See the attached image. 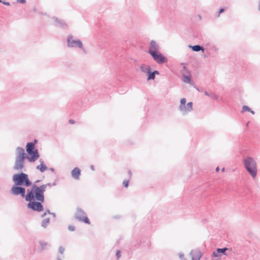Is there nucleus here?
Returning <instances> with one entry per match:
<instances>
[{
	"mask_svg": "<svg viewBox=\"0 0 260 260\" xmlns=\"http://www.w3.org/2000/svg\"><path fill=\"white\" fill-rule=\"evenodd\" d=\"M16 158L13 169L16 171H22L24 168L25 159H27V154L25 153L24 149L18 147L16 149Z\"/></svg>",
	"mask_w": 260,
	"mask_h": 260,
	"instance_id": "1",
	"label": "nucleus"
},
{
	"mask_svg": "<svg viewBox=\"0 0 260 260\" xmlns=\"http://www.w3.org/2000/svg\"><path fill=\"white\" fill-rule=\"evenodd\" d=\"M30 186V189H27L26 201L37 200L44 202L45 199L44 195H43V193L38 188V186L35 184H32V185Z\"/></svg>",
	"mask_w": 260,
	"mask_h": 260,
	"instance_id": "2",
	"label": "nucleus"
},
{
	"mask_svg": "<svg viewBox=\"0 0 260 260\" xmlns=\"http://www.w3.org/2000/svg\"><path fill=\"white\" fill-rule=\"evenodd\" d=\"M12 180L15 185H22L26 187L32 185V182L29 180L28 175L22 172L13 175Z\"/></svg>",
	"mask_w": 260,
	"mask_h": 260,
	"instance_id": "3",
	"label": "nucleus"
},
{
	"mask_svg": "<svg viewBox=\"0 0 260 260\" xmlns=\"http://www.w3.org/2000/svg\"><path fill=\"white\" fill-rule=\"evenodd\" d=\"M244 167L251 176L254 178L257 175L256 163L251 157H247L243 160Z\"/></svg>",
	"mask_w": 260,
	"mask_h": 260,
	"instance_id": "4",
	"label": "nucleus"
},
{
	"mask_svg": "<svg viewBox=\"0 0 260 260\" xmlns=\"http://www.w3.org/2000/svg\"><path fill=\"white\" fill-rule=\"evenodd\" d=\"M26 150L27 153V160L29 162H35L40 157L38 150L34 146V143L28 142L26 145Z\"/></svg>",
	"mask_w": 260,
	"mask_h": 260,
	"instance_id": "5",
	"label": "nucleus"
},
{
	"mask_svg": "<svg viewBox=\"0 0 260 260\" xmlns=\"http://www.w3.org/2000/svg\"><path fill=\"white\" fill-rule=\"evenodd\" d=\"M25 187L22 185L14 184L11 189V193L14 196H20L22 198H24L26 200V194Z\"/></svg>",
	"mask_w": 260,
	"mask_h": 260,
	"instance_id": "6",
	"label": "nucleus"
},
{
	"mask_svg": "<svg viewBox=\"0 0 260 260\" xmlns=\"http://www.w3.org/2000/svg\"><path fill=\"white\" fill-rule=\"evenodd\" d=\"M67 45L68 47H78L82 49L84 53H86L85 49L83 48L82 42L79 40H74L73 37L72 35H69L67 39Z\"/></svg>",
	"mask_w": 260,
	"mask_h": 260,
	"instance_id": "7",
	"label": "nucleus"
},
{
	"mask_svg": "<svg viewBox=\"0 0 260 260\" xmlns=\"http://www.w3.org/2000/svg\"><path fill=\"white\" fill-rule=\"evenodd\" d=\"M74 217L77 220L83 222L86 224H90V221L87 217L86 214L80 208H77Z\"/></svg>",
	"mask_w": 260,
	"mask_h": 260,
	"instance_id": "8",
	"label": "nucleus"
},
{
	"mask_svg": "<svg viewBox=\"0 0 260 260\" xmlns=\"http://www.w3.org/2000/svg\"><path fill=\"white\" fill-rule=\"evenodd\" d=\"M28 202V203L27 205V207L28 209H31L32 211H37V212H41L44 209L43 206L42 205V203L40 201H38L37 200L27 201Z\"/></svg>",
	"mask_w": 260,
	"mask_h": 260,
	"instance_id": "9",
	"label": "nucleus"
},
{
	"mask_svg": "<svg viewBox=\"0 0 260 260\" xmlns=\"http://www.w3.org/2000/svg\"><path fill=\"white\" fill-rule=\"evenodd\" d=\"M154 61L158 64H162L166 63L168 61V59L165 57L161 52H152L151 55Z\"/></svg>",
	"mask_w": 260,
	"mask_h": 260,
	"instance_id": "10",
	"label": "nucleus"
},
{
	"mask_svg": "<svg viewBox=\"0 0 260 260\" xmlns=\"http://www.w3.org/2000/svg\"><path fill=\"white\" fill-rule=\"evenodd\" d=\"M228 250H229V249L226 247L222 248H218L213 252L212 254V257H218L219 259H220V257L222 255L226 256L228 255V254L226 252Z\"/></svg>",
	"mask_w": 260,
	"mask_h": 260,
	"instance_id": "11",
	"label": "nucleus"
},
{
	"mask_svg": "<svg viewBox=\"0 0 260 260\" xmlns=\"http://www.w3.org/2000/svg\"><path fill=\"white\" fill-rule=\"evenodd\" d=\"M151 51L155 52L159 51V46L154 40H152L150 43V46L148 53L151 55Z\"/></svg>",
	"mask_w": 260,
	"mask_h": 260,
	"instance_id": "12",
	"label": "nucleus"
},
{
	"mask_svg": "<svg viewBox=\"0 0 260 260\" xmlns=\"http://www.w3.org/2000/svg\"><path fill=\"white\" fill-rule=\"evenodd\" d=\"M53 19L54 20L55 22L57 24V26L59 27L62 29H67L68 28V25L66 22V21L61 19H59L56 17L54 16Z\"/></svg>",
	"mask_w": 260,
	"mask_h": 260,
	"instance_id": "13",
	"label": "nucleus"
},
{
	"mask_svg": "<svg viewBox=\"0 0 260 260\" xmlns=\"http://www.w3.org/2000/svg\"><path fill=\"white\" fill-rule=\"evenodd\" d=\"M80 175L81 171L77 167L75 168L71 172L72 177L76 180H79Z\"/></svg>",
	"mask_w": 260,
	"mask_h": 260,
	"instance_id": "14",
	"label": "nucleus"
},
{
	"mask_svg": "<svg viewBox=\"0 0 260 260\" xmlns=\"http://www.w3.org/2000/svg\"><path fill=\"white\" fill-rule=\"evenodd\" d=\"M192 256V260H200L202 256V254L200 251H193L190 252Z\"/></svg>",
	"mask_w": 260,
	"mask_h": 260,
	"instance_id": "15",
	"label": "nucleus"
},
{
	"mask_svg": "<svg viewBox=\"0 0 260 260\" xmlns=\"http://www.w3.org/2000/svg\"><path fill=\"white\" fill-rule=\"evenodd\" d=\"M40 244V251L42 252L45 250L47 249L49 247H50V244L48 242H45L44 241H40L39 242Z\"/></svg>",
	"mask_w": 260,
	"mask_h": 260,
	"instance_id": "16",
	"label": "nucleus"
},
{
	"mask_svg": "<svg viewBox=\"0 0 260 260\" xmlns=\"http://www.w3.org/2000/svg\"><path fill=\"white\" fill-rule=\"evenodd\" d=\"M192 103L191 102H188L186 105H185V109L181 110L183 114H185L192 110Z\"/></svg>",
	"mask_w": 260,
	"mask_h": 260,
	"instance_id": "17",
	"label": "nucleus"
},
{
	"mask_svg": "<svg viewBox=\"0 0 260 260\" xmlns=\"http://www.w3.org/2000/svg\"><path fill=\"white\" fill-rule=\"evenodd\" d=\"M189 47L190 48L192 51L195 52H199L200 51L204 52L205 50V48L203 47V46L200 45H196L193 46L189 45Z\"/></svg>",
	"mask_w": 260,
	"mask_h": 260,
	"instance_id": "18",
	"label": "nucleus"
},
{
	"mask_svg": "<svg viewBox=\"0 0 260 260\" xmlns=\"http://www.w3.org/2000/svg\"><path fill=\"white\" fill-rule=\"evenodd\" d=\"M140 70L142 72L148 73L151 70V67L149 66L142 64L140 67Z\"/></svg>",
	"mask_w": 260,
	"mask_h": 260,
	"instance_id": "19",
	"label": "nucleus"
},
{
	"mask_svg": "<svg viewBox=\"0 0 260 260\" xmlns=\"http://www.w3.org/2000/svg\"><path fill=\"white\" fill-rule=\"evenodd\" d=\"M36 169L39 170L41 173L44 172L46 170H47V167L46 166L45 164H41L40 165H38L36 167Z\"/></svg>",
	"mask_w": 260,
	"mask_h": 260,
	"instance_id": "20",
	"label": "nucleus"
},
{
	"mask_svg": "<svg viewBox=\"0 0 260 260\" xmlns=\"http://www.w3.org/2000/svg\"><path fill=\"white\" fill-rule=\"evenodd\" d=\"M186 99L185 98H182L180 100V104L179 106V110L181 111V110L185 109V105L186 104Z\"/></svg>",
	"mask_w": 260,
	"mask_h": 260,
	"instance_id": "21",
	"label": "nucleus"
},
{
	"mask_svg": "<svg viewBox=\"0 0 260 260\" xmlns=\"http://www.w3.org/2000/svg\"><path fill=\"white\" fill-rule=\"evenodd\" d=\"M246 111L250 112L252 114H254L255 113L254 111H253L251 109H250L248 106H243L242 108L241 113H244Z\"/></svg>",
	"mask_w": 260,
	"mask_h": 260,
	"instance_id": "22",
	"label": "nucleus"
},
{
	"mask_svg": "<svg viewBox=\"0 0 260 260\" xmlns=\"http://www.w3.org/2000/svg\"><path fill=\"white\" fill-rule=\"evenodd\" d=\"M49 222H50V218H46L42 220V223H41V226L44 228H46Z\"/></svg>",
	"mask_w": 260,
	"mask_h": 260,
	"instance_id": "23",
	"label": "nucleus"
},
{
	"mask_svg": "<svg viewBox=\"0 0 260 260\" xmlns=\"http://www.w3.org/2000/svg\"><path fill=\"white\" fill-rule=\"evenodd\" d=\"M183 81L185 83L190 84L191 83V77L188 75H183Z\"/></svg>",
	"mask_w": 260,
	"mask_h": 260,
	"instance_id": "24",
	"label": "nucleus"
},
{
	"mask_svg": "<svg viewBox=\"0 0 260 260\" xmlns=\"http://www.w3.org/2000/svg\"><path fill=\"white\" fill-rule=\"evenodd\" d=\"M147 74V80H154L155 79V77L154 76V74H153L152 72L150 71V72L148 73Z\"/></svg>",
	"mask_w": 260,
	"mask_h": 260,
	"instance_id": "25",
	"label": "nucleus"
},
{
	"mask_svg": "<svg viewBox=\"0 0 260 260\" xmlns=\"http://www.w3.org/2000/svg\"><path fill=\"white\" fill-rule=\"evenodd\" d=\"M38 188L43 193V195H44V192L45 191L46 188V185H45V184H43L40 186H38Z\"/></svg>",
	"mask_w": 260,
	"mask_h": 260,
	"instance_id": "26",
	"label": "nucleus"
},
{
	"mask_svg": "<svg viewBox=\"0 0 260 260\" xmlns=\"http://www.w3.org/2000/svg\"><path fill=\"white\" fill-rule=\"evenodd\" d=\"M209 97L213 100H217L218 98V96L214 92L210 93Z\"/></svg>",
	"mask_w": 260,
	"mask_h": 260,
	"instance_id": "27",
	"label": "nucleus"
},
{
	"mask_svg": "<svg viewBox=\"0 0 260 260\" xmlns=\"http://www.w3.org/2000/svg\"><path fill=\"white\" fill-rule=\"evenodd\" d=\"M120 256H121V251L119 250H117L116 251V258L117 259H118L120 258Z\"/></svg>",
	"mask_w": 260,
	"mask_h": 260,
	"instance_id": "28",
	"label": "nucleus"
},
{
	"mask_svg": "<svg viewBox=\"0 0 260 260\" xmlns=\"http://www.w3.org/2000/svg\"><path fill=\"white\" fill-rule=\"evenodd\" d=\"M129 184V180H125L123 182V185L125 187H127Z\"/></svg>",
	"mask_w": 260,
	"mask_h": 260,
	"instance_id": "29",
	"label": "nucleus"
},
{
	"mask_svg": "<svg viewBox=\"0 0 260 260\" xmlns=\"http://www.w3.org/2000/svg\"><path fill=\"white\" fill-rule=\"evenodd\" d=\"M64 251V248L62 246H60L58 249V252L61 254H62Z\"/></svg>",
	"mask_w": 260,
	"mask_h": 260,
	"instance_id": "30",
	"label": "nucleus"
},
{
	"mask_svg": "<svg viewBox=\"0 0 260 260\" xmlns=\"http://www.w3.org/2000/svg\"><path fill=\"white\" fill-rule=\"evenodd\" d=\"M225 11V9L224 8H220L219 10V11H218V14L217 15V17H219L220 14L222 13L223 12H224Z\"/></svg>",
	"mask_w": 260,
	"mask_h": 260,
	"instance_id": "31",
	"label": "nucleus"
},
{
	"mask_svg": "<svg viewBox=\"0 0 260 260\" xmlns=\"http://www.w3.org/2000/svg\"><path fill=\"white\" fill-rule=\"evenodd\" d=\"M68 229H69V231L73 232V231H74L75 230V228L73 225H70L68 226Z\"/></svg>",
	"mask_w": 260,
	"mask_h": 260,
	"instance_id": "32",
	"label": "nucleus"
},
{
	"mask_svg": "<svg viewBox=\"0 0 260 260\" xmlns=\"http://www.w3.org/2000/svg\"><path fill=\"white\" fill-rule=\"evenodd\" d=\"M17 2L21 4H25L26 3V0H17Z\"/></svg>",
	"mask_w": 260,
	"mask_h": 260,
	"instance_id": "33",
	"label": "nucleus"
},
{
	"mask_svg": "<svg viewBox=\"0 0 260 260\" xmlns=\"http://www.w3.org/2000/svg\"><path fill=\"white\" fill-rule=\"evenodd\" d=\"M152 73L155 77L156 75H158L159 74V72L157 70L154 71L153 72H152Z\"/></svg>",
	"mask_w": 260,
	"mask_h": 260,
	"instance_id": "34",
	"label": "nucleus"
},
{
	"mask_svg": "<svg viewBox=\"0 0 260 260\" xmlns=\"http://www.w3.org/2000/svg\"><path fill=\"white\" fill-rule=\"evenodd\" d=\"M2 3L4 5H6V6H10V4L9 2H3Z\"/></svg>",
	"mask_w": 260,
	"mask_h": 260,
	"instance_id": "35",
	"label": "nucleus"
},
{
	"mask_svg": "<svg viewBox=\"0 0 260 260\" xmlns=\"http://www.w3.org/2000/svg\"><path fill=\"white\" fill-rule=\"evenodd\" d=\"M69 122L71 124H74L75 123V121L73 119H70L69 121Z\"/></svg>",
	"mask_w": 260,
	"mask_h": 260,
	"instance_id": "36",
	"label": "nucleus"
},
{
	"mask_svg": "<svg viewBox=\"0 0 260 260\" xmlns=\"http://www.w3.org/2000/svg\"><path fill=\"white\" fill-rule=\"evenodd\" d=\"M179 257L181 259H183L184 257V254L183 253H179Z\"/></svg>",
	"mask_w": 260,
	"mask_h": 260,
	"instance_id": "37",
	"label": "nucleus"
},
{
	"mask_svg": "<svg viewBox=\"0 0 260 260\" xmlns=\"http://www.w3.org/2000/svg\"><path fill=\"white\" fill-rule=\"evenodd\" d=\"M38 140L37 139H35L33 142H31L30 143H34V146H36V144L37 143Z\"/></svg>",
	"mask_w": 260,
	"mask_h": 260,
	"instance_id": "38",
	"label": "nucleus"
},
{
	"mask_svg": "<svg viewBox=\"0 0 260 260\" xmlns=\"http://www.w3.org/2000/svg\"><path fill=\"white\" fill-rule=\"evenodd\" d=\"M128 175H129V178H131V176H132V172H131V170H128Z\"/></svg>",
	"mask_w": 260,
	"mask_h": 260,
	"instance_id": "39",
	"label": "nucleus"
},
{
	"mask_svg": "<svg viewBox=\"0 0 260 260\" xmlns=\"http://www.w3.org/2000/svg\"><path fill=\"white\" fill-rule=\"evenodd\" d=\"M204 93L206 95H207V96H209V95H210V93H208L207 91H205L204 92Z\"/></svg>",
	"mask_w": 260,
	"mask_h": 260,
	"instance_id": "40",
	"label": "nucleus"
},
{
	"mask_svg": "<svg viewBox=\"0 0 260 260\" xmlns=\"http://www.w3.org/2000/svg\"><path fill=\"white\" fill-rule=\"evenodd\" d=\"M45 185H46V187H47V186H51V183H47V184H45Z\"/></svg>",
	"mask_w": 260,
	"mask_h": 260,
	"instance_id": "41",
	"label": "nucleus"
},
{
	"mask_svg": "<svg viewBox=\"0 0 260 260\" xmlns=\"http://www.w3.org/2000/svg\"><path fill=\"white\" fill-rule=\"evenodd\" d=\"M39 161L40 162V164H41L42 163V164H45L44 160L42 159H39Z\"/></svg>",
	"mask_w": 260,
	"mask_h": 260,
	"instance_id": "42",
	"label": "nucleus"
},
{
	"mask_svg": "<svg viewBox=\"0 0 260 260\" xmlns=\"http://www.w3.org/2000/svg\"><path fill=\"white\" fill-rule=\"evenodd\" d=\"M90 168L92 171H94V167L93 165H91Z\"/></svg>",
	"mask_w": 260,
	"mask_h": 260,
	"instance_id": "43",
	"label": "nucleus"
},
{
	"mask_svg": "<svg viewBox=\"0 0 260 260\" xmlns=\"http://www.w3.org/2000/svg\"><path fill=\"white\" fill-rule=\"evenodd\" d=\"M47 212V213H48V214H49L51 213V212H50V211L49 209H46V212Z\"/></svg>",
	"mask_w": 260,
	"mask_h": 260,
	"instance_id": "44",
	"label": "nucleus"
},
{
	"mask_svg": "<svg viewBox=\"0 0 260 260\" xmlns=\"http://www.w3.org/2000/svg\"><path fill=\"white\" fill-rule=\"evenodd\" d=\"M47 214V212H44L42 215H41V217H45Z\"/></svg>",
	"mask_w": 260,
	"mask_h": 260,
	"instance_id": "45",
	"label": "nucleus"
},
{
	"mask_svg": "<svg viewBox=\"0 0 260 260\" xmlns=\"http://www.w3.org/2000/svg\"><path fill=\"white\" fill-rule=\"evenodd\" d=\"M50 214L52 215L53 217H56V214L54 213H51H51Z\"/></svg>",
	"mask_w": 260,
	"mask_h": 260,
	"instance_id": "46",
	"label": "nucleus"
},
{
	"mask_svg": "<svg viewBox=\"0 0 260 260\" xmlns=\"http://www.w3.org/2000/svg\"><path fill=\"white\" fill-rule=\"evenodd\" d=\"M49 170H50L51 172H54V171H55L54 169V168H50L49 169Z\"/></svg>",
	"mask_w": 260,
	"mask_h": 260,
	"instance_id": "47",
	"label": "nucleus"
},
{
	"mask_svg": "<svg viewBox=\"0 0 260 260\" xmlns=\"http://www.w3.org/2000/svg\"><path fill=\"white\" fill-rule=\"evenodd\" d=\"M57 260H62L61 258V257L60 256H59V255H58L57 256Z\"/></svg>",
	"mask_w": 260,
	"mask_h": 260,
	"instance_id": "48",
	"label": "nucleus"
},
{
	"mask_svg": "<svg viewBox=\"0 0 260 260\" xmlns=\"http://www.w3.org/2000/svg\"><path fill=\"white\" fill-rule=\"evenodd\" d=\"M33 11H34V12H37V8H36V7H34L33 8Z\"/></svg>",
	"mask_w": 260,
	"mask_h": 260,
	"instance_id": "49",
	"label": "nucleus"
},
{
	"mask_svg": "<svg viewBox=\"0 0 260 260\" xmlns=\"http://www.w3.org/2000/svg\"><path fill=\"white\" fill-rule=\"evenodd\" d=\"M56 185V183L55 182H53L51 183V186H55Z\"/></svg>",
	"mask_w": 260,
	"mask_h": 260,
	"instance_id": "50",
	"label": "nucleus"
},
{
	"mask_svg": "<svg viewBox=\"0 0 260 260\" xmlns=\"http://www.w3.org/2000/svg\"><path fill=\"white\" fill-rule=\"evenodd\" d=\"M40 182V180H36V181L35 182V184H36L37 183H39V182Z\"/></svg>",
	"mask_w": 260,
	"mask_h": 260,
	"instance_id": "51",
	"label": "nucleus"
},
{
	"mask_svg": "<svg viewBox=\"0 0 260 260\" xmlns=\"http://www.w3.org/2000/svg\"><path fill=\"white\" fill-rule=\"evenodd\" d=\"M216 172H218L219 171V167H217L216 168Z\"/></svg>",
	"mask_w": 260,
	"mask_h": 260,
	"instance_id": "52",
	"label": "nucleus"
},
{
	"mask_svg": "<svg viewBox=\"0 0 260 260\" xmlns=\"http://www.w3.org/2000/svg\"><path fill=\"white\" fill-rule=\"evenodd\" d=\"M39 14H42V15H46V13H40V12H38Z\"/></svg>",
	"mask_w": 260,
	"mask_h": 260,
	"instance_id": "53",
	"label": "nucleus"
},
{
	"mask_svg": "<svg viewBox=\"0 0 260 260\" xmlns=\"http://www.w3.org/2000/svg\"><path fill=\"white\" fill-rule=\"evenodd\" d=\"M221 171H222V172H224V168H222Z\"/></svg>",
	"mask_w": 260,
	"mask_h": 260,
	"instance_id": "54",
	"label": "nucleus"
},
{
	"mask_svg": "<svg viewBox=\"0 0 260 260\" xmlns=\"http://www.w3.org/2000/svg\"><path fill=\"white\" fill-rule=\"evenodd\" d=\"M258 10H259V11H260V5H259Z\"/></svg>",
	"mask_w": 260,
	"mask_h": 260,
	"instance_id": "55",
	"label": "nucleus"
},
{
	"mask_svg": "<svg viewBox=\"0 0 260 260\" xmlns=\"http://www.w3.org/2000/svg\"><path fill=\"white\" fill-rule=\"evenodd\" d=\"M2 2H3L2 0H0V3H2Z\"/></svg>",
	"mask_w": 260,
	"mask_h": 260,
	"instance_id": "56",
	"label": "nucleus"
},
{
	"mask_svg": "<svg viewBox=\"0 0 260 260\" xmlns=\"http://www.w3.org/2000/svg\"><path fill=\"white\" fill-rule=\"evenodd\" d=\"M212 260H218V259H212Z\"/></svg>",
	"mask_w": 260,
	"mask_h": 260,
	"instance_id": "57",
	"label": "nucleus"
},
{
	"mask_svg": "<svg viewBox=\"0 0 260 260\" xmlns=\"http://www.w3.org/2000/svg\"><path fill=\"white\" fill-rule=\"evenodd\" d=\"M248 123H249V122H248L247 123V125H248Z\"/></svg>",
	"mask_w": 260,
	"mask_h": 260,
	"instance_id": "58",
	"label": "nucleus"
},
{
	"mask_svg": "<svg viewBox=\"0 0 260 260\" xmlns=\"http://www.w3.org/2000/svg\"><path fill=\"white\" fill-rule=\"evenodd\" d=\"M259 5H260V0H259Z\"/></svg>",
	"mask_w": 260,
	"mask_h": 260,
	"instance_id": "59",
	"label": "nucleus"
}]
</instances>
